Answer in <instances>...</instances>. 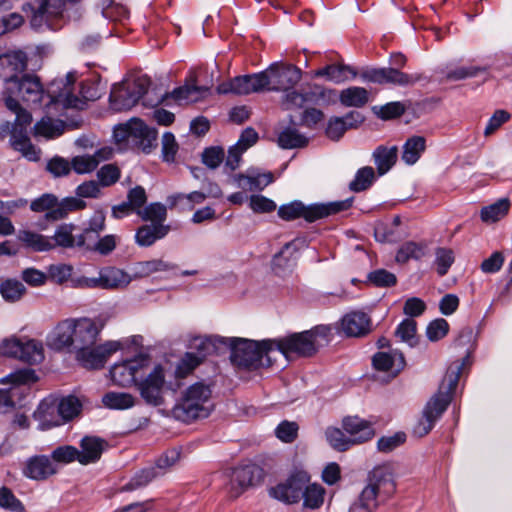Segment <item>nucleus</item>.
Wrapping results in <instances>:
<instances>
[{
	"label": "nucleus",
	"mask_w": 512,
	"mask_h": 512,
	"mask_svg": "<svg viewBox=\"0 0 512 512\" xmlns=\"http://www.w3.org/2000/svg\"><path fill=\"white\" fill-rule=\"evenodd\" d=\"M104 327L101 319L67 318L60 321L47 335L46 344L55 351L66 348L77 352L93 346Z\"/></svg>",
	"instance_id": "nucleus-1"
},
{
	"label": "nucleus",
	"mask_w": 512,
	"mask_h": 512,
	"mask_svg": "<svg viewBox=\"0 0 512 512\" xmlns=\"http://www.w3.org/2000/svg\"><path fill=\"white\" fill-rule=\"evenodd\" d=\"M22 10L30 14V24L34 29H58L68 23L80 22L85 15V8L80 2L62 0H30L23 4Z\"/></svg>",
	"instance_id": "nucleus-2"
},
{
	"label": "nucleus",
	"mask_w": 512,
	"mask_h": 512,
	"mask_svg": "<svg viewBox=\"0 0 512 512\" xmlns=\"http://www.w3.org/2000/svg\"><path fill=\"white\" fill-rule=\"evenodd\" d=\"M394 468L390 463L375 466L367 476V483L358 501L349 512H375L380 504L387 501L395 492Z\"/></svg>",
	"instance_id": "nucleus-3"
},
{
	"label": "nucleus",
	"mask_w": 512,
	"mask_h": 512,
	"mask_svg": "<svg viewBox=\"0 0 512 512\" xmlns=\"http://www.w3.org/2000/svg\"><path fill=\"white\" fill-rule=\"evenodd\" d=\"M331 329L328 326L320 325L310 330L299 333H292L286 337L266 341L268 349H274L284 355L287 359L291 356L311 357L318 349L328 343Z\"/></svg>",
	"instance_id": "nucleus-4"
},
{
	"label": "nucleus",
	"mask_w": 512,
	"mask_h": 512,
	"mask_svg": "<svg viewBox=\"0 0 512 512\" xmlns=\"http://www.w3.org/2000/svg\"><path fill=\"white\" fill-rule=\"evenodd\" d=\"M461 373V366L449 368L438 392L428 401L423 411V419L414 428L419 437L427 435L434 427L436 421L446 411L456 389Z\"/></svg>",
	"instance_id": "nucleus-5"
},
{
	"label": "nucleus",
	"mask_w": 512,
	"mask_h": 512,
	"mask_svg": "<svg viewBox=\"0 0 512 512\" xmlns=\"http://www.w3.org/2000/svg\"><path fill=\"white\" fill-rule=\"evenodd\" d=\"M151 81L147 76H138L131 82L113 85L110 92V107L116 112L129 110L140 99L145 107H154L162 102V97H152Z\"/></svg>",
	"instance_id": "nucleus-6"
},
{
	"label": "nucleus",
	"mask_w": 512,
	"mask_h": 512,
	"mask_svg": "<svg viewBox=\"0 0 512 512\" xmlns=\"http://www.w3.org/2000/svg\"><path fill=\"white\" fill-rule=\"evenodd\" d=\"M226 348L230 349V359L233 364L246 369H257L263 366H270L274 349H268L265 339L254 341L246 338H227Z\"/></svg>",
	"instance_id": "nucleus-7"
},
{
	"label": "nucleus",
	"mask_w": 512,
	"mask_h": 512,
	"mask_svg": "<svg viewBox=\"0 0 512 512\" xmlns=\"http://www.w3.org/2000/svg\"><path fill=\"white\" fill-rule=\"evenodd\" d=\"M211 393L208 385L202 382L194 383L187 388L173 408L174 417L183 422L208 417L212 409Z\"/></svg>",
	"instance_id": "nucleus-8"
},
{
	"label": "nucleus",
	"mask_w": 512,
	"mask_h": 512,
	"mask_svg": "<svg viewBox=\"0 0 512 512\" xmlns=\"http://www.w3.org/2000/svg\"><path fill=\"white\" fill-rule=\"evenodd\" d=\"M352 203V197L345 200L329 203H315L308 206L300 201H293L289 204L281 205L278 209V215L285 221H292L303 217L308 222H314L318 219L348 210L352 206Z\"/></svg>",
	"instance_id": "nucleus-9"
},
{
	"label": "nucleus",
	"mask_w": 512,
	"mask_h": 512,
	"mask_svg": "<svg viewBox=\"0 0 512 512\" xmlns=\"http://www.w3.org/2000/svg\"><path fill=\"white\" fill-rule=\"evenodd\" d=\"M113 138L121 147L132 145L144 153H150L155 147L157 131L148 127L141 119L132 118L115 126Z\"/></svg>",
	"instance_id": "nucleus-10"
},
{
	"label": "nucleus",
	"mask_w": 512,
	"mask_h": 512,
	"mask_svg": "<svg viewBox=\"0 0 512 512\" xmlns=\"http://www.w3.org/2000/svg\"><path fill=\"white\" fill-rule=\"evenodd\" d=\"M36 381L35 371L30 368L15 371L1 379V383H11L12 386L8 390H0V413L7 412L20 402V398L29 390L27 385Z\"/></svg>",
	"instance_id": "nucleus-11"
},
{
	"label": "nucleus",
	"mask_w": 512,
	"mask_h": 512,
	"mask_svg": "<svg viewBox=\"0 0 512 512\" xmlns=\"http://www.w3.org/2000/svg\"><path fill=\"white\" fill-rule=\"evenodd\" d=\"M84 207V201L78 198L69 197L58 202L57 197L50 193L41 195L30 204L32 211L45 212V219L47 221L61 220L65 218L69 212L83 209Z\"/></svg>",
	"instance_id": "nucleus-12"
},
{
	"label": "nucleus",
	"mask_w": 512,
	"mask_h": 512,
	"mask_svg": "<svg viewBox=\"0 0 512 512\" xmlns=\"http://www.w3.org/2000/svg\"><path fill=\"white\" fill-rule=\"evenodd\" d=\"M262 72L266 78L265 88L268 91H288L301 80L302 76L298 67L279 63L271 64Z\"/></svg>",
	"instance_id": "nucleus-13"
},
{
	"label": "nucleus",
	"mask_w": 512,
	"mask_h": 512,
	"mask_svg": "<svg viewBox=\"0 0 512 512\" xmlns=\"http://www.w3.org/2000/svg\"><path fill=\"white\" fill-rule=\"evenodd\" d=\"M264 478L263 469L254 463L240 465L232 469L227 486L231 497L240 496L245 490L256 486Z\"/></svg>",
	"instance_id": "nucleus-14"
},
{
	"label": "nucleus",
	"mask_w": 512,
	"mask_h": 512,
	"mask_svg": "<svg viewBox=\"0 0 512 512\" xmlns=\"http://www.w3.org/2000/svg\"><path fill=\"white\" fill-rule=\"evenodd\" d=\"M5 93L11 96L14 93H18L23 101L33 104L40 103L45 96V91L39 78L31 75H24L22 77L7 75Z\"/></svg>",
	"instance_id": "nucleus-15"
},
{
	"label": "nucleus",
	"mask_w": 512,
	"mask_h": 512,
	"mask_svg": "<svg viewBox=\"0 0 512 512\" xmlns=\"http://www.w3.org/2000/svg\"><path fill=\"white\" fill-rule=\"evenodd\" d=\"M165 374L161 365H157L142 380L137 381L136 387L146 404L160 406L164 402L163 392Z\"/></svg>",
	"instance_id": "nucleus-16"
},
{
	"label": "nucleus",
	"mask_w": 512,
	"mask_h": 512,
	"mask_svg": "<svg viewBox=\"0 0 512 512\" xmlns=\"http://www.w3.org/2000/svg\"><path fill=\"white\" fill-rule=\"evenodd\" d=\"M361 77L364 81L395 86H412L422 79L421 74H408L393 67L367 69Z\"/></svg>",
	"instance_id": "nucleus-17"
},
{
	"label": "nucleus",
	"mask_w": 512,
	"mask_h": 512,
	"mask_svg": "<svg viewBox=\"0 0 512 512\" xmlns=\"http://www.w3.org/2000/svg\"><path fill=\"white\" fill-rule=\"evenodd\" d=\"M74 81L75 74L71 72L67 74L65 80H54L47 90V96L50 99L47 106L61 104L64 108L82 109L84 102L72 93Z\"/></svg>",
	"instance_id": "nucleus-18"
},
{
	"label": "nucleus",
	"mask_w": 512,
	"mask_h": 512,
	"mask_svg": "<svg viewBox=\"0 0 512 512\" xmlns=\"http://www.w3.org/2000/svg\"><path fill=\"white\" fill-rule=\"evenodd\" d=\"M121 348L118 341H107L100 345L87 346L76 353L80 364L87 369L102 368L112 354Z\"/></svg>",
	"instance_id": "nucleus-19"
},
{
	"label": "nucleus",
	"mask_w": 512,
	"mask_h": 512,
	"mask_svg": "<svg viewBox=\"0 0 512 512\" xmlns=\"http://www.w3.org/2000/svg\"><path fill=\"white\" fill-rule=\"evenodd\" d=\"M266 78L263 72L252 75L237 76L229 82L222 83L218 87L220 93H234L238 95H246L266 90Z\"/></svg>",
	"instance_id": "nucleus-20"
},
{
	"label": "nucleus",
	"mask_w": 512,
	"mask_h": 512,
	"mask_svg": "<svg viewBox=\"0 0 512 512\" xmlns=\"http://www.w3.org/2000/svg\"><path fill=\"white\" fill-rule=\"evenodd\" d=\"M309 482L306 473L299 472L270 489V495L285 503L298 502L303 494L305 484Z\"/></svg>",
	"instance_id": "nucleus-21"
},
{
	"label": "nucleus",
	"mask_w": 512,
	"mask_h": 512,
	"mask_svg": "<svg viewBox=\"0 0 512 512\" xmlns=\"http://www.w3.org/2000/svg\"><path fill=\"white\" fill-rule=\"evenodd\" d=\"M146 362V358H137L114 364L110 369L113 383L122 387L136 385L138 373Z\"/></svg>",
	"instance_id": "nucleus-22"
},
{
	"label": "nucleus",
	"mask_w": 512,
	"mask_h": 512,
	"mask_svg": "<svg viewBox=\"0 0 512 512\" xmlns=\"http://www.w3.org/2000/svg\"><path fill=\"white\" fill-rule=\"evenodd\" d=\"M364 117L357 111H350L343 117H333L329 120L326 135L329 139L339 140L348 129L357 128Z\"/></svg>",
	"instance_id": "nucleus-23"
},
{
	"label": "nucleus",
	"mask_w": 512,
	"mask_h": 512,
	"mask_svg": "<svg viewBox=\"0 0 512 512\" xmlns=\"http://www.w3.org/2000/svg\"><path fill=\"white\" fill-rule=\"evenodd\" d=\"M233 181L239 188L249 191H262L274 181V176L271 172L261 173L257 169L252 168L245 174L234 175Z\"/></svg>",
	"instance_id": "nucleus-24"
},
{
	"label": "nucleus",
	"mask_w": 512,
	"mask_h": 512,
	"mask_svg": "<svg viewBox=\"0 0 512 512\" xmlns=\"http://www.w3.org/2000/svg\"><path fill=\"white\" fill-rule=\"evenodd\" d=\"M304 246L305 240L301 238H296L287 242L273 257L272 265L274 270H276L277 273H280L291 269L295 265L297 253Z\"/></svg>",
	"instance_id": "nucleus-25"
},
{
	"label": "nucleus",
	"mask_w": 512,
	"mask_h": 512,
	"mask_svg": "<svg viewBox=\"0 0 512 512\" xmlns=\"http://www.w3.org/2000/svg\"><path fill=\"white\" fill-rule=\"evenodd\" d=\"M108 447L106 440L97 436H85L80 441L79 463L88 465L97 462Z\"/></svg>",
	"instance_id": "nucleus-26"
},
{
	"label": "nucleus",
	"mask_w": 512,
	"mask_h": 512,
	"mask_svg": "<svg viewBox=\"0 0 512 512\" xmlns=\"http://www.w3.org/2000/svg\"><path fill=\"white\" fill-rule=\"evenodd\" d=\"M228 340L220 336H196L190 341V348L196 351V356L204 360L211 354H219L222 352Z\"/></svg>",
	"instance_id": "nucleus-27"
},
{
	"label": "nucleus",
	"mask_w": 512,
	"mask_h": 512,
	"mask_svg": "<svg viewBox=\"0 0 512 512\" xmlns=\"http://www.w3.org/2000/svg\"><path fill=\"white\" fill-rule=\"evenodd\" d=\"M342 329L347 336L361 337L371 331L370 317L361 311H353L342 318Z\"/></svg>",
	"instance_id": "nucleus-28"
},
{
	"label": "nucleus",
	"mask_w": 512,
	"mask_h": 512,
	"mask_svg": "<svg viewBox=\"0 0 512 512\" xmlns=\"http://www.w3.org/2000/svg\"><path fill=\"white\" fill-rule=\"evenodd\" d=\"M56 472L55 464L46 455L31 457L24 468V475L33 480H45Z\"/></svg>",
	"instance_id": "nucleus-29"
},
{
	"label": "nucleus",
	"mask_w": 512,
	"mask_h": 512,
	"mask_svg": "<svg viewBox=\"0 0 512 512\" xmlns=\"http://www.w3.org/2000/svg\"><path fill=\"white\" fill-rule=\"evenodd\" d=\"M34 417L39 422L41 430H48L64 424L56 400L45 399L42 401L34 412Z\"/></svg>",
	"instance_id": "nucleus-30"
},
{
	"label": "nucleus",
	"mask_w": 512,
	"mask_h": 512,
	"mask_svg": "<svg viewBox=\"0 0 512 512\" xmlns=\"http://www.w3.org/2000/svg\"><path fill=\"white\" fill-rule=\"evenodd\" d=\"M372 363L376 370L390 372L395 376L404 368L405 359L401 352L392 350L376 353L373 356Z\"/></svg>",
	"instance_id": "nucleus-31"
},
{
	"label": "nucleus",
	"mask_w": 512,
	"mask_h": 512,
	"mask_svg": "<svg viewBox=\"0 0 512 512\" xmlns=\"http://www.w3.org/2000/svg\"><path fill=\"white\" fill-rule=\"evenodd\" d=\"M343 428L356 444L366 442L375 435L371 424L357 416L344 418Z\"/></svg>",
	"instance_id": "nucleus-32"
},
{
	"label": "nucleus",
	"mask_w": 512,
	"mask_h": 512,
	"mask_svg": "<svg viewBox=\"0 0 512 512\" xmlns=\"http://www.w3.org/2000/svg\"><path fill=\"white\" fill-rule=\"evenodd\" d=\"M102 289L116 290L127 287L133 280L132 275L116 267H105L100 270Z\"/></svg>",
	"instance_id": "nucleus-33"
},
{
	"label": "nucleus",
	"mask_w": 512,
	"mask_h": 512,
	"mask_svg": "<svg viewBox=\"0 0 512 512\" xmlns=\"http://www.w3.org/2000/svg\"><path fill=\"white\" fill-rule=\"evenodd\" d=\"M177 269V265L162 259H152L134 264L132 268L133 279L145 278L154 273L170 272Z\"/></svg>",
	"instance_id": "nucleus-34"
},
{
	"label": "nucleus",
	"mask_w": 512,
	"mask_h": 512,
	"mask_svg": "<svg viewBox=\"0 0 512 512\" xmlns=\"http://www.w3.org/2000/svg\"><path fill=\"white\" fill-rule=\"evenodd\" d=\"M169 232L167 225L145 224L139 227L135 234V242L141 247H149L157 240L164 238Z\"/></svg>",
	"instance_id": "nucleus-35"
},
{
	"label": "nucleus",
	"mask_w": 512,
	"mask_h": 512,
	"mask_svg": "<svg viewBox=\"0 0 512 512\" xmlns=\"http://www.w3.org/2000/svg\"><path fill=\"white\" fill-rule=\"evenodd\" d=\"M317 77H326L329 81L336 84L343 83L350 78H355L357 72L351 66L344 64H331L327 65L315 72Z\"/></svg>",
	"instance_id": "nucleus-36"
},
{
	"label": "nucleus",
	"mask_w": 512,
	"mask_h": 512,
	"mask_svg": "<svg viewBox=\"0 0 512 512\" xmlns=\"http://www.w3.org/2000/svg\"><path fill=\"white\" fill-rule=\"evenodd\" d=\"M379 175L386 174L396 163L398 148L396 146H378L372 154Z\"/></svg>",
	"instance_id": "nucleus-37"
},
{
	"label": "nucleus",
	"mask_w": 512,
	"mask_h": 512,
	"mask_svg": "<svg viewBox=\"0 0 512 512\" xmlns=\"http://www.w3.org/2000/svg\"><path fill=\"white\" fill-rule=\"evenodd\" d=\"M17 238L27 248L37 252L49 251L54 248V244L50 238L29 230H20L17 234Z\"/></svg>",
	"instance_id": "nucleus-38"
},
{
	"label": "nucleus",
	"mask_w": 512,
	"mask_h": 512,
	"mask_svg": "<svg viewBox=\"0 0 512 512\" xmlns=\"http://www.w3.org/2000/svg\"><path fill=\"white\" fill-rule=\"evenodd\" d=\"M426 148V140L423 136L409 137L402 147V160L407 165L415 164Z\"/></svg>",
	"instance_id": "nucleus-39"
},
{
	"label": "nucleus",
	"mask_w": 512,
	"mask_h": 512,
	"mask_svg": "<svg viewBox=\"0 0 512 512\" xmlns=\"http://www.w3.org/2000/svg\"><path fill=\"white\" fill-rule=\"evenodd\" d=\"M307 144L308 137L293 126L286 127L278 135V145L283 149L302 148Z\"/></svg>",
	"instance_id": "nucleus-40"
},
{
	"label": "nucleus",
	"mask_w": 512,
	"mask_h": 512,
	"mask_svg": "<svg viewBox=\"0 0 512 512\" xmlns=\"http://www.w3.org/2000/svg\"><path fill=\"white\" fill-rule=\"evenodd\" d=\"M207 92V88L200 87L195 84H186L184 86L175 88L170 94L160 95L162 102L165 98L171 97L177 102L189 101L195 102Z\"/></svg>",
	"instance_id": "nucleus-41"
},
{
	"label": "nucleus",
	"mask_w": 512,
	"mask_h": 512,
	"mask_svg": "<svg viewBox=\"0 0 512 512\" xmlns=\"http://www.w3.org/2000/svg\"><path fill=\"white\" fill-rule=\"evenodd\" d=\"M487 68L483 66H447L444 72V78L447 81H461L468 78H474L480 74L486 73Z\"/></svg>",
	"instance_id": "nucleus-42"
},
{
	"label": "nucleus",
	"mask_w": 512,
	"mask_h": 512,
	"mask_svg": "<svg viewBox=\"0 0 512 512\" xmlns=\"http://www.w3.org/2000/svg\"><path fill=\"white\" fill-rule=\"evenodd\" d=\"M339 100L345 107H362L369 100V93L363 87L352 86L341 91Z\"/></svg>",
	"instance_id": "nucleus-43"
},
{
	"label": "nucleus",
	"mask_w": 512,
	"mask_h": 512,
	"mask_svg": "<svg viewBox=\"0 0 512 512\" xmlns=\"http://www.w3.org/2000/svg\"><path fill=\"white\" fill-rule=\"evenodd\" d=\"M105 229V214L103 211H96L90 218L87 227L77 236V246H85L87 241L99 235Z\"/></svg>",
	"instance_id": "nucleus-44"
},
{
	"label": "nucleus",
	"mask_w": 512,
	"mask_h": 512,
	"mask_svg": "<svg viewBox=\"0 0 512 512\" xmlns=\"http://www.w3.org/2000/svg\"><path fill=\"white\" fill-rule=\"evenodd\" d=\"M56 404L64 424L78 417L82 411V403L74 395L62 397L56 400Z\"/></svg>",
	"instance_id": "nucleus-45"
},
{
	"label": "nucleus",
	"mask_w": 512,
	"mask_h": 512,
	"mask_svg": "<svg viewBox=\"0 0 512 512\" xmlns=\"http://www.w3.org/2000/svg\"><path fill=\"white\" fill-rule=\"evenodd\" d=\"M6 107L16 115L15 121L11 123V128H21L28 130L32 122V115L26 109L22 108L17 99L11 95L5 97Z\"/></svg>",
	"instance_id": "nucleus-46"
},
{
	"label": "nucleus",
	"mask_w": 512,
	"mask_h": 512,
	"mask_svg": "<svg viewBox=\"0 0 512 512\" xmlns=\"http://www.w3.org/2000/svg\"><path fill=\"white\" fill-rule=\"evenodd\" d=\"M64 127V123L61 120L43 117L34 125V134L35 136L54 138L60 136L64 132Z\"/></svg>",
	"instance_id": "nucleus-47"
},
{
	"label": "nucleus",
	"mask_w": 512,
	"mask_h": 512,
	"mask_svg": "<svg viewBox=\"0 0 512 512\" xmlns=\"http://www.w3.org/2000/svg\"><path fill=\"white\" fill-rule=\"evenodd\" d=\"M102 403L109 409L125 410L135 405V398L125 392H108L102 397Z\"/></svg>",
	"instance_id": "nucleus-48"
},
{
	"label": "nucleus",
	"mask_w": 512,
	"mask_h": 512,
	"mask_svg": "<svg viewBox=\"0 0 512 512\" xmlns=\"http://www.w3.org/2000/svg\"><path fill=\"white\" fill-rule=\"evenodd\" d=\"M509 208L510 201L507 198H502L495 203L485 206L481 209V220L486 223L499 221L508 213Z\"/></svg>",
	"instance_id": "nucleus-49"
},
{
	"label": "nucleus",
	"mask_w": 512,
	"mask_h": 512,
	"mask_svg": "<svg viewBox=\"0 0 512 512\" xmlns=\"http://www.w3.org/2000/svg\"><path fill=\"white\" fill-rule=\"evenodd\" d=\"M44 359L43 346L39 341L26 340L22 341L21 352L19 354V360L37 364Z\"/></svg>",
	"instance_id": "nucleus-50"
},
{
	"label": "nucleus",
	"mask_w": 512,
	"mask_h": 512,
	"mask_svg": "<svg viewBox=\"0 0 512 512\" xmlns=\"http://www.w3.org/2000/svg\"><path fill=\"white\" fill-rule=\"evenodd\" d=\"M74 230L75 225L71 223H64L59 225L52 237L54 240V248L56 246L62 248H73L74 246H77V236L73 235Z\"/></svg>",
	"instance_id": "nucleus-51"
},
{
	"label": "nucleus",
	"mask_w": 512,
	"mask_h": 512,
	"mask_svg": "<svg viewBox=\"0 0 512 512\" xmlns=\"http://www.w3.org/2000/svg\"><path fill=\"white\" fill-rule=\"evenodd\" d=\"M207 198V194L201 191H193L189 194L178 193L168 197L170 207L182 206L183 209H192L195 204H201Z\"/></svg>",
	"instance_id": "nucleus-52"
},
{
	"label": "nucleus",
	"mask_w": 512,
	"mask_h": 512,
	"mask_svg": "<svg viewBox=\"0 0 512 512\" xmlns=\"http://www.w3.org/2000/svg\"><path fill=\"white\" fill-rule=\"evenodd\" d=\"M2 65L10 74L16 75L24 72L27 68V56L23 51H14L4 55L1 58Z\"/></svg>",
	"instance_id": "nucleus-53"
},
{
	"label": "nucleus",
	"mask_w": 512,
	"mask_h": 512,
	"mask_svg": "<svg viewBox=\"0 0 512 512\" xmlns=\"http://www.w3.org/2000/svg\"><path fill=\"white\" fill-rule=\"evenodd\" d=\"M325 436L329 445L337 451H346L356 444L353 438L346 436L341 429L336 427H328Z\"/></svg>",
	"instance_id": "nucleus-54"
},
{
	"label": "nucleus",
	"mask_w": 512,
	"mask_h": 512,
	"mask_svg": "<svg viewBox=\"0 0 512 512\" xmlns=\"http://www.w3.org/2000/svg\"><path fill=\"white\" fill-rule=\"evenodd\" d=\"M138 216L143 221H151L152 225H164L163 223L167 217V209L165 205L154 202L144 207L142 211H139Z\"/></svg>",
	"instance_id": "nucleus-55"
},
{
	"label": "nucleus",
	"mask_w": 512,
	"mask_h": 512,
	"mask_svg": "<svg viewBox=\"0 0 512 512\" xmlns=\"http://www.w3.org/2000/svg\"><path fill=\"white\" fill-rule=\"evenodd\" d=\"M325 490L318 484H305L301 499H303V505L306 508L317 509L324 501Z\"/></svg>",
	"instance_id": "nucleus-56"
},
{
	"label": "nucleus",
	"mask_w": 512,
	"mask_h": 512,
	"mask_svg": "<svg viewBox=\"0 0 512 512\" xmlns=\"http://www.w3.org/2000/svg\"><path fill=\"white\" fill-rule=\"evenodd\" d=\"M426 246L413 241L404 243L396 254L398 263H405L410 259L419 260L425 255Z\"/></svg>",
	"instance_id": "nucleus-57"
},
{
	"label": "nucleus",
	"mask_w": 512,
	"mask_h": 512,
	"mask_svg": "<svg viewBox=\"0 0 512 512\" xmlns=\"http://www.w3.org/2000/svg\"><path fill=\"white\" fill-rule=\"evenodd\" d=\"M161 473L154 467L144 468L137 472L131 480L123 487L124 491H132L149 484L153 479L157 478Z\"/></svg>",
	"instance_id": "nucleus-58"
},
{
	"label": "nucleus",
	"mask_w": 512,
	"mask_h": 512,
	"mask_svg": "<svg viewBox=\"0 0 512 512\" xmlns=\"http://www.w3.org/2000/svg\"><path fill=\"white\" fill-rule=\"evenodd\" d=\"M374 180V169L370 166H365L356 172L354 180L349 184V188L354 192H361L368 189Z\"/></svg>",
	"instance_id": "nucleus-59"
},
{
	"label": "nucleus",
	"mask_w": 512,
	"mask_h": 512,
	"mask_svg": "<svg viewBox=\"0 0 512 512\" xmlns=\"http://www.w3.org/2000/svg\"><path fill=\"white\" fill-rule=\"evenodd\" d=\"M416 330L417 323L411 318L404 319L396 328L395 336L400 338L401 341L406 342L409 346L416 345Z\"/></svg>",
	"instance_id": "nucleus-60"
},
{
	"label": "nucleus",
	"mask_w": 512,
	"mask_h": 512,
	"mask_svg": "<svg viewBox=\"0 0 512 512\" xmlns=\"http://www.w3.org/2000/svg\"><path fill=\"white\" fill-rule=\"evenodd\" d=\"M454 253L451 249L439 247L435 250V265L439 276L447 274L449 268L454 263Z\"/></svg>",
	"instance_id": "nucleus-61"
},
{
	"label": "nucleus",
	"mask_w": 512,
	"mask_h": 512,
	"mask_svg": "<svg viewBox=\"0 0 512 512\" xmlns=\"http://www.w3.org/2000/svg\"><path fill=\"white\" fill-rule=\"evenodd\" d=\"M25 286L17 280H6L0 285L2 297L9 302L18 301L25 292Z\"/></svg>",
	"instance_id": "nucleus-62"
},
{
	"label": "nucleus",
	"mask_w": 512,
	"mask_h": 512,
	"mask_svg": "<svg viewBox=\"0 0 512 512\" xmlns=\"http://www.w3.org/2000/svg\"><path fill=\"white\" fill-rule=\"evenodd\" d=\"M121 177V171L114 164H106L97 171V179L101 187H110L117 183Z\"/></svg>",
	"instance_id": "nucleus-63"
},
{
	"label": "nucleus",
	"mask_w": 512,
	"mask_h": 512,
	"mask_svg": "<svg viewBox=\"0 0 512 512\" xmlns=\"http://www.w3.org/2000/svg\"><path fill=\"white\" fill-rule=\"evenodd\" d=\"M0 507L12 512H25L23 503L6 486L0 488Z\"/></svg>",
	"instance_id": "nucleus-64"
}]
</instances>
